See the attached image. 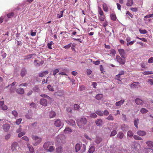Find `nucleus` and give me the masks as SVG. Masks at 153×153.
<instances>
[{
	"mask_svg": "<svg viewBox=\"0 0 153 153\" xmlns=\"http://www.w3.org/2000/svg\"><path fill=\"white\" fill-rule=\"evenodd\" d=\"M87 123V120L85 118H82L77 121V124L80 128H83Z\"/></svg>",
	"mask_w": 153,
	"mask_h": 153,
	"instance_id": "nucleus-1",
	"label": "nucleus"
},
{
	"mask_svg": "<svg viewBox=\"0 0 153 153\" xmlns=\"http://www.w3.org/2000/svg\"><path fill=\"white\" fill-rule=\"evenodd\" d=\"M75 148L76 152L79 151L81 149V152H85L86 149L85 145L83 144L81 146L80 144L77 143L76 145Z\"/></svg>",
	"mask_w": 153,
	"mask_h": 153,
	"instance_id": "nucleus-2",
	"label": "nucleus"
},
{
	"mask_svg": "<svg viewBox=\"0 0 153 153\" xmlns=\"http://www.w3.org/2000/svg\"><path fill=\"white\" fill-rule=\"evenodd\" d=\"M32 137L35 141V142L33 144L34 146H37L42 141V138L37 136L32 135Z\"/></svg>",
	"mask_w": 153,
	"mask_h": 153,
	"instance_id": "nucleus-3",
	"label": "nucleus"
},
{
	"mask_svg": "<svg viewBox=\"0 0 153 153\" xmlns=\"http://www.w3.org/2000/svg\"><path fill=\"white\" fill-rule=\"evenodd\" d=\"M19 148V146L17 142H14L12 143L11 149L13 152H16Z\"/></svg>",
	"mask_w": 153,
	"mask_h": 153,
	"instance_id": "nucleus-4",
	"label": "nucleus"
},
{
	"mask_svg": "<svg viewBox=\"0 0 153 153\" xmlns=\"http://www.w3.org/2000/svg\"><path fill=\"white\" fill-rule=\"evenodd\" d=\"M116 60L121 65H124L126 62L125 59H122L120 56L119 55H117L116 57Z\"/></svg>",
	"mask_w": 153,
	"mask_h": 153,
	"instance_id": "nucleus-5",
	"label": "nucleus"
},
{
	"mask_svg": "<svg viewBox=\"0 0 153 153\" xmlns=\"http://www.w3.org/2000/svg\"><path fill=\"white\" fill-rule=\"evenodd\" d=\"M119 53L121 57L125 59L126 58V53L124 50L123 49H119L118 50Z\"/></svg>",
	"mask_w": 153,
	"mask_h": 153,
	"instance_id": "nucleus-6",
	"label": "nucleus"
},
{
	"mask_svg": "<svg viewBox=\"0 0 153 153\" xmlns=\"http://www.w3.org/2000/svg\"><path fill=\"white\" fill-rule=\"evenodd\" d=\"M44 63V61L42 60L39 61L36 59H35L34 61V64L35 66L37 67L40 66L42 65Z\"/></svg>",
	"mask_w": 153,
	"mask_h": 153,
	"instance_id": "nucleus-7",
	"label": "nucleus"
},
{
	"mask_svg": "<svg viewBox=\"0 0 153 153\" xmlns=\"http://www.w3.org/2000/svg\"><path fill=\"white\" fill-rule=\"evenodd\" d=\"M4 101H0V109L5 110L7 109V107L6 105H4Z\"/></svg>",
	"mask_w": 153,
	"mask_h": 153,
	"instance_id": "nucleus-8",
	"label": "nucleus"
},
{
	"mask_svg": "<svg viewBox=\"0 0 153 153\" xmlns=\"http://www.w3.org/2000/svg\"><path fill=\"white\" fill-rule=\"evenodd\" d=\"M10 125L7 123L4 124L2 126L3 129L5 132L8 131L10 129Z\"/></svg>",
	"mask_w": 153,
	"mask_h": 153,
	"instance_id": "nucleus-9",
	"label": "nucleus"
},
{
	"mask_svg": "<svg viewBox=\"0 0 153 153\" xmlns=\"http://www.w3.org/2000/svg\"><path fill=\"white\" fill-rule=\"evenodd\" d=\"M40 104L43 106H46L47 105V101L46 99L44 98L41 99L40 100Z\"/></svg>",
	"mask_w": 153,
	"mask_h": 153,
	"instance_id": "nucleus-10",
	"label": "nucleus"
},
{
	"mask_svg": "<svg viewBox=\"0 0 153 153\" xmlns=\"http://www.w3.org/2000/svg\"><path fill=\"white\" fill-rule=\"evenodd\" d=\"M54 124L56 127H59L61 125L62 122L60 120L58 119L55 121Z\"/></svg>",
	"mask_w": 153,
	"mask_h": 153,
	"instance_id": "nucleus-11",
	"label": "nucleus"
},
{
	"mask_svg": "<svg viewBox=\"0 0 153 153\" xmlns=\"http://www.w3.org/2000/svg\"><path fill=\"white\" fill-rule=\"evenodd\" d=\"M135 102L137 105H142L143 103V101L139 98H137L135 100Z\"/></svg>",
	"mask_w": 153,
	"mask_h": 153,
	"instance_id": "nucleus-12",
	"label": "nucleus"
},
{
	"mask_svg": "<svg viewBox=\"0 0 153 153\" xmlns=\"http://www.w3.org/2000/svg\"><path fill=\"white\" fill-rule=\"evenodd\" d=\"M16 92L18 94H24L25 91L23 88H20L17 89Z\"/></svg>",
	"mask_w": 153,
	"mask_h": 153,
	"instance_id": "nucleus-13",
	"label": "nucleus"
},
{
	"mask_svg": "<svg viewBox=\"0 0 153 153\" xmlns=\"http://www.w3.org/2000/svg\"><path fill=\"white\" fill-rule=\"evenodd\" d=\"M96 125L97 126H101L102 124V119H97L95 122Z\"/></svg>",
	"mask_w": 153,
	"mask_h": 153,
	"instance_id": "nucleus-14",
	"label": "nucleus"
},
{
	"mask_svg": "<svg viewBox=\"0 0 153 153\" xmlns=\"http://www.w3.org/2000/svg\"><path fill=\"white\" fill-rule=\"evenodd\" d=\"M137 134L140 136H143L146 134V132L144 131L139 130L137 131Z\"/></svg>",
	"mask_w": 153,
	"mask_h": 153,
	"instance_id": "nucleus-15",
	"label": "nucleus"
},
{
	"mask_svg": "<svg viewBox=\"0 0 153 153\" xmlns=\"http://www.w3.org/2000/svg\"><path fill=\"white\" fill-rule=\"evenodd\" d=\"M124 102V100H121L119 101L116 102L115 103V105L117 106H120L123 104Z\"/></svg>",
	"mask_w": 153,
	"mask_h": 153,
	"instance_id": "nucleus-16",
	"label": "nucleus"
},
{
	"mask_svg": "<svg viewBox=\"0 0 153 153\" xmlns=\"http://www.w3.org/2000/svg\"><path fill=\"white\" fill-rule=\"evenodd\" d=\"M27 73L26 69L25 68H22L20 74L22 77H23Z\"/></svg>",
	"mask_w": 153,
	"mask_h": 153,
	"instance_id": "nucleus-17",
	"label": "nucleus"
},
{
	"mask_svg": "<svg viewBox=\"0 0 153 153\" xmlns=\"http://www.w3.org/2000/svg\"><path fill=\"white\" fill-rule=\"evenodd\" d=\"M36 56L35 53H33L31 54L27 55L24 56V60L28 59L31 58L32 56Z\"/></svg>",
	"mask_w": 153,
	"mask_h": 153,
	"instance_id": "nucleus-18",
	"label": "nucleus"
},
{
	"mask_svg": "<svg viewBox=\"0 0 153 153\" xmlns=\"http://www.w3.org/2000/svg\"><path fill=\"white\" fill-rule=\"evenodd\" d=\"M146 143L147 146L150 148L153 147V142L152 141H147Z\"/></svg>",
	"mask_w": 153,
	"mask_h": 153,
	"instance_id": "nucleus-19",
	"label": "nucleus"
},
{
	"mask_svg": "<svg viewBox=\"0 0 153 153\" xmlns=\"http://www.w3.org/2000/svg\"><path fill=\"white\" fill-rule=\"evenodd\" d=\"M48 72L47 71H44L42 72L39 73V76L40 77H42L48 74Z\"/></svg>",
	"mask_w": 153,
	"mask_h": 153,
	"instance_id": "nucleus-20",
	"label": "nucleus"
},
{
	"mask_svg": "<svg viewBox=\"0 0 153 153\" xmlns=\"http://www.w3.org/2000/svg\"><path fill=\"white\" fill-rule=\"evenodd\" d=\"M27 146L30 151V153H33L34 152V150L33 146L29 144H27Z\"/></svg>",
	"mask_w": 153,
	"mask_h": 153,
	"instance_id": "nucleus-21",
	"label": "nucleus"
},
{
	"mask_svg": "<svg viewBox=\"0 0 153 153\" xmlns=\"http://www.w3.org/2000/svg\"><path fill=\"white\" fill-rule=\"evenodd\" d=\"M50 145V142H47L44 143L43 146L44 148L45 149L47 150L48 149L49 147V146Z\"/></svg>",
	"mask_w": 153,
	"mask_h": 153,
	"instance_id": "nucleus-22",
	"label": "nucleus"
},
{
	"mask_svg": "<svg viewBox=\"0 0 153 153\" xmlns=\"http://www.w3.org/2000/svg\"><path fill=\"white\" fill-rule=\"evenodd\" d=\"M56 95L59 97L63 96L64 95V92L62 91H58L56 93Z\"/></svg>",
	"mask_w": 153,
	"mask_h": 153,
	"instance_id": "nucleus-23",
	"label": "nucleus"
},
{
	"mask_svg": "<svg viewBox=\"0 0 153 153\" xmlns=\"http://www.w3.org/2000/svg\"><path fill=\"white\" fill-rule=\"evenodd\" d=\"M133 4V0H127V2L126 4L127 6L131 7Z\"/></svg>",
	"mask_w": 153,
	"mask_h": 153,
	"instance_id": "nucleus-24",
	"label": "nucleus"
},
{
	"mask_svg": "<svg viewBox=\"0 0 153 153\" xmlns=\"http://www.w3.org/2000/svg\"><path fill=\"white\" fill-rule=\"evenodd\" d=\"M111 18L113 21H116L117 19L115 13H113L110 15Z\"/></svg>",
	"mask_w": 153,
	"mask_h": 153,
	"instance_id": "nucleus-25",
	"label": "nucleus"
},
{
	"mask_svg": "<svg viewBox=\"0 0 153 153\" xmlns=\"http://www.w3.org/2000/svg\"><path fill=\"white\" fill-rule=\"evenodd\" d=\"M56 115V113L53 111H52L50 112L49 114V116L50 118H52L55 117Z\"/></svg>",
	"mask_w": 153,
	"mask_h": 153,
	"instance_id": "nucleus-26",
	"label": "nucleus"
},
{
	"mask_svg": "<svg viewBox=\"0 0 153 153\" xmlns=\"http://www.w3.org/2000/svg\"><path fill=\"white\" fill-rule=\"evenodd\" d=\"M95 149V147L94 146H91L89 149L88 152L90 153H93Z\"/></svg>",
	"mask_w": 153,
	"mask_h": 153,
	"instance_id": "nucleus-27",
	"label": "nucleus"
},
{
	"mask_svg": "<svg viewBox=\"0 0 153 153\" xmlns=\"http://www.w3.org/2000/svg\"><path fill=\"white\" fill-rule=\"evenodd\" d=\"M103 97L102 94H98L97 95L95 98L96 99L100 100Z\"/></svg>",
	"mask_w": 153,
	"mask_h": 153,
	"instance_id": "nucleus-28",
	"label": "nucleus"
},
{
	"mask_svg": "<svg viewBox=\"0 0 153 153\" xmlns=\"http://www.w3.org/2000/svg\"><path fill=\"white\" fill-rule=\"evenodd\" d=\"M142 73L144 75H148L149 74H153V71H144Z\"/></svg>",
	"mask_w": 153,
	"mask_h": 153,
	"instance_id": "nucleus-29",
	"label": "nucleus"
},
{
	"mask_svg": "<svg viewBox=\"0 0 153 153\" xmlns=\"http://www.w3.org/2000/svg\"><path fill=\"white\" fill-rule=\"evenodd\" d=\"M124 136V134L121 132H119L117 134V137L120 139L123 138Z\"/></svg>",
	"mask_w": 153,
	"mask_h": 153,
	"instance_id": "nucleus-30",
	"label": "nucleus"
},
{
	"mask_svg": "<svg viewBox=\"0 0 153 153\" xmlns=\"http://www.w3.org/2000/svg\"><path fill=\"white\" fill-rule=\"evenodd\" d=\"M133 133L131 131H129L127 133V136L130 137H132L133 136Z\"/></svg>",
	"mask_w": 153,
	"mask_h": 153,
	"instance_id": "nucleus-31",
	"label": "nucleus"
},
{
	"mask_svg": "<svg viewBox=\"0 0 153 153\" xmlns=\"http://www.w3.org/2000/svg\"><path fill=\"white\" fill-rule=\"evenodd\" d=\"M139 120L138 118H137L134 121V126L137 128H138V123H139Z\"/></svg>",
	"mask_w": 153,
	"mask_h": 153,
	"instance_id": "nucleus-32",
	"label": "nucleus"
},
{
	"mask_svg": "<svg viewBox=\"0 0 153 153\" xmlns=\"http://www.w3.org/2000/svg\"><path fill=\"white\" fill-rule=\"evenodd\" d=\"M56 151L58 153H61L62 152V147L60 146L58 148H56Z\"/></svg>",
	"mask_w": 153,
	"mask_h": 153,
	"instance_id": "nucleus-33",
	"label": "nucleus"
},
{
	"mask_svg": "<svg viewBox=\"0 0 153 153\" xmlns=\"http://www.w3.org/2000/svg\"><path fill=\"white\" fill-rule=\"evenodd\" d=\"M106 119L108 120L113 121L114 120V118L111 114H110Z\"/></svg>",
	"mask_w": 153,
	"mask_h": 153,
	"instance_id": "nucleus-34",
	"label": "nucleus"
},
{
	"mask_svg": "<svg viewBox=\"0 0 153 153\" xmlns=\"http://www.w3.org/2000/svg\"><path fill=\"white\" fill-rule=\"evenodd\" d=\"M80 108L79 106L77 104H75L74 105V110L79 111Z\"/></svg>",
	"mask_w": 153,
	"mask_h": 153,
	"instance_id": "nucleus-35",
	"label": "nucleus"
},
{
	"mask_svg": "<svg viewBox=\"0 0 153 153\" xmlns=\"http://www.w3.org/2000/svg\"><path fill=\"white\" fill-rule=\"evenodd\" d=\"M98 8V13H99L100 15L101 16H103L104 15V13L102 10L101 8L100 7H99Z\"/></svg>",
	"mask_w": 153,
	"mask_h": 153,
	"instance_id": "nucleus-36",
	"label": "nucleus"
},
{
	"mask_svg": "<svg viewBox=\"0 0 153 153\" xmlns=\"http://www.w3.org/2000/svg\"><path fill=\"white\" fill-rule=\"evenodd\" d=\"M140 112L142 114H145L147 113L148 111L144 108H142L140 110Z\"/></svg>",
	"mask_w": 153,
	"mask_h": 153,
	"instance_id": "nucleus-37",
	"label": "nucleus"
},
{
	"mask_svg": "<svg viewBox=\"0 0 153 153\" xmlns=\"http://www.w3.org/2000/svg\"><path fill=\"white\" fill-rule=\"evenodd\" d=\"M102 140V139L101 138L98 137L96 138L95 142L97 144H99L101 142Z\"/></svg>",
	"mask_w": 153,
	"mask_h": 153,
	"instance_id": "nucleus-38",
	"label": "nucleus"
},
{
	"mask_svg": "<svg viewBox=\"0 0 153 153\" xmlns=\"http://www.w3.org/2000/svg\"><path fill=\"white\" fill-rule=\"evenodd\" d=\"M95 112L98 115L102 116L103 115V113L102 111L99 110L96 111Z\"/></svg>",
	"mask_w": 153,
	"mask_h": 153,
	"instance_id": "nucleus-39",
	"label": "nucleus"
},
{
	"mask_svg": "<svg viewBox=\"0 0 153 153\" xmlns=\"http://www.w3.org/2000/svg\"><path fill=\"white\" fill-rule=\"evenodd\" d=\"M102 7L103 10L105 12H107L108 11V7L107 5L105 4H104L102 5Z\"/></svg>",
	"mask_w": 153,
	"mask_h": 153,
	"instance_id": "nucleus-40",
	"label": "nucleus"
},
{
	"mask_svg": "<svg viewBox=\"0 0 153 153\" xmlns=\"http://www.w3.org/2000/svg\"><path fill=\"white\" fill-rule=\"evenodd\" d=\"M72 130L71 129L69 128H66L64 130V132L65 133H68L69 132H71Z\"/></svg>",
	"mask_w": 153,
	"mask_h": 153,
	"instance_id": "nucleus-41",
	"label": "nucleus"
},
{
	"mask_svg": "<svg viewBox=\"0 0 153 153\" xmlns=\"http://www.w3.org/2000/svg\"><path fill=\"white\" fill-rule=\"evenodd\" d=\"M134 138L137 140H142V139L140 137L136 135H134L133 136Z\"/></svg>",
	"mask_w": 153,
	"mask_h": 153,
	"instance_id": "nucleus-42",
	"label": "nucleus"
},
{
	"mask_svg": "<svg viewBox=\"0 0 153 153\" xmlns=\"http://www.w3.org/2000/svg\"><path fill=\"white\" fill-rule=\"evenodd\" d=\"M12 114L15 117H17L18 115V113L15 110H13L12 111Z\"/></svg>",
	"mask_w": 153,
	"mask_h": 153,
	"instance_id": "nucleus-43",
	"label": "nucleus"
},
{
	"mask_svg": "<svg viewBox=\"0 0 153 153\" xmlns=\"http://www.w3.org/2000/svg\"><path fill=\"white\" fill-rule=\"evenodd\" d=\"M139 31L140 33L141 34H146L147 33V31L146 30H141V29H140L139 30Z\"/></svg>",
	"mask_w": 153,
	"mask_h": 153,
	"instance_id": "nucleus-44",
	"label": "nucleus"
},
{
	"mask_svg": "<svg viewBox=\"0 0 153 153\" xmlns=\"http://www.w3.org/2000/svg\"><path fill=\"white\" fill-rule=\"evenodd\" d=\"M117 134V131L116 130L113 131L111 133L110 135L111 137Z\"/></svg>",
	"mask_w": 153,
	"mask_h": 153,
	"instance_id": "nucleus-45",
	"label": "nucleus"
},
{
	"mask_svg": "<svg viewBox=\"0 0 153 153\" xmlns=\"http://www.w3.org/2000/svg\"><path fill=\"white\" fill-rule=\"evenodd\" d=\"M136 39H139L145 42H147V40L145 38H140L137 36L136 37Z\"/></svg>",
	"mask_w": 153,
	"mask_h": 153,
	"instance_id": "nucleus-46",
	"label": "nucleus"
},
{
	"mask_svg": "<svg viewBox=\"0 0 153 153\" xmlns=\"http://www.w3.org/2000/svg\"><path fill=\"white\" fill-rule=\"evenodd\" d=\"M14 14V13L13 12H11L8 14L7 15V16L9 18H11L13 16Z\"/></svg>",
	"mask_w": 153,
	"mask_h": 153,
	"instance_id": "nucleus-47",
	"label": "nucleus"
},
{
	"mask_svg": "<svg viewBox=\"0 0 153 153\" xmlns=\"http://www.w3.org/2000/svg\"><path fill=\"white\" fill-rule=\"evenodd\" d=\"M47 88L50 91H54V89H53V88L50 85H48L47 86Z\"/></svg>",
	"mask_w": 153,
	"mask_h": 153,
	"instance_id": "nucleus-48",
	"label": "nucleus"
},
{
	"mask_svg": "<svg viewBox=\"0 0 153 153\" xmlns=\"http://www.w3.org/2000/svg\"><path fill=\"white\" fill-rule=\"evenodd\" d=\"M99 20L103 22L104 21L105 19V16H99Z\"/></svg>",
	"mask_w": 153,
	"mask_h": 153,
	"instance_id": "nucleus-49",
	"label": "nucleus"
},
{
	"mask_svg": "<svg viewBox=\"0 0 153 153\" xmlns=\"http://www.w3.org/2000/svg\"><path fill=\"white\" fill-rule=\"evenodd\" d=\"M25 134V133L24 132H21L19 133L18 135V136L19 137H21L22 136L24 135Z\"/></svg>",
	"mask_w": 153,
	"mask_h": 153,
	"instance_id": "nucleus-50",
	"label": "nucleus"
},
{
	"mask_svg": "<svg viewBox=\"0 0 153 153\" xmlns=\"http://www.w3.org/2000/svg\"><path fill=\"white\" fill-rule=\"evenodd\" d=\"M90 116L91 117L94 118H96L97 117V114L94 113H91Z\"/></svg>",
	"mask_w": 153,
	"mask_h": 153,
	"instance_id": "nucleus-51",
	"label": "nucleus"
},
{
	"mask_svg": "<svg viewBox=\"0 0 153 153\" xmlns=\"http://www.w3.org/2000/svg\"><path fill=\"white\" fill-rule=\"evenodd\" d=\"M130 10L133 12H137L138 11V8L137 7H131Z\"/></svg>",
	"mask_w": 153,
	"mask_h": 153,
	"instance_id": "nucleus-52",
	"label": "nucleus"
},
{
	"mask_svg": "<svg viewBox=\"0 0 153 153\" xmlns=\"http://www.w3.org/2000/svg\"><path fill=\"white\" fill-rule=\"evenodd\" d=\"M64 11L63 10L61 11H60V13L59 14H58L57 15L58 17L59 18H60L62 17L63 16V13Z\"/></svg>",
	"mask_w": 153,
	"mask_h": 153,
	"instance_id": "nucleus-53",
	"label": "nucleus"
},
{
	"mask_svg": "<svg viewBox=\"0 0 153 153\" xmlns=\"http://www.w3.org/2000/svg\"><path fill=\"white\" fill-rule=\"evenodd\" d=\"M148 82L151 85H153V79H149L148 80Z\"/></svg>",
	"mask_w": 153,
	"mask_h": 153,
	"instance_id": "nucleus-54",
	"label": "nucleus"
},
{
	"mask_svg": "<svg viewBox=\"0 0 153 153\" xmlns=\"http://www.w3.org/2000/svg\"><path fill=\"white\" fill-rule=\"evenodd\" d=\"M126 14L129 15L131 18H133L134 17L133 15L128 11L126 12Z\"/></svg>",
	"mask_w": 153,
	"mask_h": 153,
	"instance_id": "nucleus-55",
	"label": "nucleus"
},
{
	"mask_svg": "<svg viewBox=\"0 0 153 153\" xmlns=\"http://www.w3.org/2000/svg\"><path fill=\"white\" fill-rule=\"evenodd\" d=\"M22 121V119L21 118H19V119H17L16 120V123L17 125H19L21 123Z\"/></svg>",
	"mask_w": 153,
	"mask_h": 153,
	"instance_id": "nucleus-56",
	"label": "nucleus"
},
{
	"mask_svg": "<svg viewBox=\"0 0 153 153\" xmlns=\"http://www.w3.org/2000/svg\"><path fill=\"white\" fill-rule=\"evenodd\" d=\"M66 111L68 113H72V109L70 107H67L66 108Z\"/></svg>",
	"mask_w": 153,
	"mask_h": 153,
	"instance_id": "nucleus-57",
	"label": "nucleus"
},
{
	"mask_svg": "<svg viewBox=\"0 0 153 153\" xmlns=\"http://www.w3.org/2000/svg\"><path fill=\"white\" fill-rule=\"evenodd\" d=\"M33 90L36 92H38L39 91V88L38 86H36L33 88Z\"/></svg>",
	"mask_w": 153,
	"mask_h": 153,
	"instance_id": "nucleus-58",
	"label": "nucleus"
},
{
	"mask_svg": "<svg viewBox=\"0 0 153 153\" xmlns=\"http://www.w3.org/2000/svg\"><path fill=\"white\" fill-rule=\"evenodd\" d=\"M22 139L27 141H29V139L28 137H27L26 136H24L23 137H22Z\"/></svg>",
	"mask_w": 153,
	"mask_h": 153,
	"instance_id": "nucleus-59",
	"label": "nucleus"
},
{
	"mask_svg": "<svg viewBox=\"0 0 153 153\" xmlns=\"http://www.w3.org/2000/svg\"><path fill=\"white\" fill-rule=\"evenodd\" d=\"M124 71H121L119 72V74H118L117 75V76H120V75H124Z\"/></svg>",
	"mask_w": 153,
	"mask_h": 153,
	"instance_id": "nucleus-60",
	"label": "nucleus"
},
{
	"mask_svg": "<svg viewBox=\"0 0 153 153\" xmlns=\"http://www.w3.org/2000/svg\"><path fill=\"white\" fill-rule=\"evenodd\" d=\"M59 71L58 69H56L53 71V75L55 76L56 74L58 73Z\"/></svg>",
	"mask_w": 153,
	"mask_h": 153,
	"instance_id": "nucleus-61",
	"label": "nucleus"
},
{
	"mask_svg": "<svg viewBox=\"0 0 153 153\" xmlns=\"http://www.w3.org/2000/svg\"><path fill=\"white\" fill-rule=\"evenodd\" d=\"M100 70L101 71V73H103L104 72V69L103 68V67L102 65H100Z\"/></svg>",
	"mask_w": 153,
	"mask_h": 153,
	"instance_id": "nucleus-62",
	"label": "nucleus"
},
{
	"mask_svg": "<svg viewBox=\"0 0 153 153\" xmlns=\"http://www.w3.org/2000/svg\"><path fill=\"white\" fill-rule=\"evenodd\" d=\"M54 150L53 147V146H50L49 147L48 149L47 150L49 152H51Z\"/></svg>",
	"mask_w": 153,
	"mask_h": 153,
	"instance_id": "nucleus-63",
	"label": "nucleus"
},
{
	"mask_svg": "<svg viewBox=\"0 0 153 153\" xmlns=\"http://www.w3.org/2000/svg\"><path fill=\"white\" fill-rule=\"evenodd\" d=\"M148 62L149 63H153V57L150 58L149 59Z\"/></svg>",
	"mask_w": 153,
	"mask_h": 153,
	"instance_id": "nucleus-64",
	"label": "nucleus"
}]
</instances>
